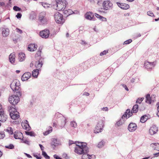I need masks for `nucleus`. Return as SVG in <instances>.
Returning a JSON list of instances; mask_svg holds the SVG:
<instances>
[{"mask_svg": "<svg viewBox=\"0 0 159 159\" xmlns=\"http://www.w3.org/2000/svg\"><path fill=\"white\" fill-rule=\"evenodd\" d=\"M76 147L75 148V152L78 154H83L82 158L85 157V155L88 153L89 148L87 146V143H85L75 142Z\"/></svg>", "mask_w": 159, "mask_h": 159, "instance_id": "1", "label": "nucleus"}, {"mask_svg": "<svg viewBox=\"0 0 159 159\" xmlns=\"http://www.w3.org/2000/svg\"><path fill=\"white\" fill-rule=\"evenodd\" d=\"M138 107V105L136 104L133 106L131 112L130 111L129 109H127L125 113L122 116L121 119H123L125 117H126V119L129 118L132 116L133 113H136L137 112Z\"/></svg>", "mask_w": 159, "mask_h": 159, "instance_id": "2", "label": "nucleus"}, {"mask_svg": "<svg viewBox=\"0 0 159 159\" xmlns=\"http://www.w3.org/2000/svg\"><path fill=\"white\" fill-rule=\"evenodd\" d=\"M20 85L19 81L17 80H15L11 84L10 87L13 91H16V93H19L20 96H21V92L19 90Z\"/></svg>", "mask_w": 159, "mask_h": 159, "instance_id": "3", "label": "nucleus"}, {"mask_svg": "<svg viewBox=\"0 0 159 159\" xmlns=\"http://www.w3.org/2000/svg\"><path fill=\"white\" fill-rule=\"evenodd\" d=\"M56 4L57 8L56 9L58 11H64L67 3L65 0H56Z\"/></svg>", "mask_w": 159, "mask_h": 159, "instance_id": "4", "label": "nucleus"}, {"mask_svg": "<svg viewBox=\"0 0 159 159\" xmlns=\"http://www.w3.org/2000/svg\"><path fill=\"white\" fill-rule=\"evenodd\" d=\"M54 18L56 22L58 24H63L65 22L63 15L59 12H56L54 15Z\"/></svg>", "mask_w": 159, "mask_h": 159, "instance_id": "5", "label": "nucleus"}, {"mask_svg": "<svg viewBox=\"0 0 159 159\" xmlns=\"http://www.w3.org/2000/svg\"><path fill=\"white\" fill-rule=\"evenodd\" d=\"M39 20L40 22L42 24L47 23L48 20L46 16V13L45 12H43L39 14Z\"/></svg>", "mask_w": 159, "mask_h": 159, "instance_id": "6", "label": "nucleus"}, {"mask_svg": "<svg viewBox=\"0 0 159 159\" xmlns=\"http://www.w3.org/2000/svg\"><path fill=\"white\" fill-rule=\"evenodd\" d=\"M17 96L16 95H12L10 96L9 98V101L11 104L15 105H16L19 101V96H20L18 94H17Z\"/></svg>", "mask_w": 159, "mask_h": 159, "instance_id": "7", "label": "nucleus"}, {"mask_svg": "<svg viewBox=\"0 0 159 159\" xmlns=\"http://www.w3.org/2000/svg\"><path fill=\"white\" fill-rule=\"evenodd\" d=\"M104 125L103 121L102 120L99 121L94 130V132L95 133H98L101 132L102 130V128L103 127Z\"/></svg>", "mask_w": 159, "mask_h": 159, "instance_id": "8", "label": "nucleus"}, {"mask_svg": "<svg viewBox=\"0 0 159 159\" xmlns=\"http://www.w3.org/2000/svg\"><path fill=\"white\" fill-rule=\"evenodd\" d=\"M102 6L104 9L109 10L112 8V4L110 1H106L103 2Z\"/></svg>", "mask_w": 159, "mask_h": 159, "instance_id": "9", "label": "nucleus"}, {"mask_svg": "<svg viewBox=\"0 0 159 159\" xmlns=\"http://www.w3.org/2000/svg\"><path fill=\"white\" fill-rule=\"evenodd\" d=\"M50 32L49 30L47 29H45L41 31L40 32V36L43 38H48Z\"/></svg>", "mask_w": 159, "mask_h": 159, "instance_id": "10", "label": "nucleus"}, {"mask_svg": "<svg viewBox=\"0 0 159 159\" xmlns=\"http://www.w3.org/2000/svg\"><path fill=\"white\" fill-rule=\"evenodd\" d=\"M155 65L153 62H150L148 61L145 62L144 66L148 70L152 69L155 66Z\"/></svg>", "mask_w": 159, "mask_h": 159, "instance_id": "11", "label": "nucleus"}, {"mask_svg": "<svg viewBox=\"0 0 159 159\" xmlns=\"http://www.w3.org/2000/svg\"><path fill=\"white\" fill-rule=\"evenodd\" d=\"M137 128V125L135 123H131L128 125V129L129 131L133 132Z\"/></svg>", "mask_w": 159, "mask_h": 159, "instance_id": "12", "label": "nucleus"}, {"mask_svg": "<svg viewBox=\"0 0 159 159\" xmlns=\"http://www.w3.org/2000/svg\"><path fill=\"white\" fill-rule=\"evenodd\" d=\"M21 125L23 129L27 131L30 130L31 129V127H30L28 122L27 120H25L24 122H23L21 123Z\"/></svg>", "mask_w": 159, "mask_h": 159, "instance_id": "13", "label": "nucleus"}, {"mask_svg": "<svg viewBox=\"0 0 159 159\" xmlns=\"http://www.w3.org/2000/svg\"><path fill=\"white\" fill-rule=\"evenodd\" d=\"M157 127L155 125H153L149 129V133L151 135H153L156 134L158 131Z\"/></svg>", "mask_w": 159, "mask_h": 159, "instance_id": "14", "label": "nucleus"}, {"mask_svg": "<svg viewBox=\"0 0 159 159\" xmlns=\"http://www.w3.org/2000/svg\"><path fill=\"white\" fill-rule=\"evenodd\" d=\"M31 74L30 72L25 73L22 76L21 80L22 81H26L31 77Z\"/></svg>", "mask_w": 159, "mask_h": 159, "instance_id": "15", "label": "nucleus"}, {"mask_svg": "<svg viewBox=\"0 0 159 159\" xmlns=\"http://www.w3.org/2000/svg\"><path fill=\"white\" fill-rule=\"evenodd\" d=\"M116 3L120 7L123 9L126 10L128 9L129 7V5L125 3L117 2Z\"/></svg>", "mask_w": 159, "mask_h": 159, "instance_id": "16", "label": "nucleus"}, {"mask_svg": "<svg viewBox=\"0 0 159 159\" xmlns=\"http://www.w3.org/2000/svg\"><path fill=\"white\" fill-rule=\"evenodd\" d=\"M7 116L5 114L3 111H0V121L2 122H5L7 119Z\"/></svg>", "mask_w": 159, "mask_h": 159, "instance_id": "17", "label": "nucleus"}, {"mask_svg": "<svg viewBox=\"0 0 159 159\" xmlns=\"http://www.w3.org/2000/svg\"><path fill=\"white\" fill-rule=\"evenodd\" d=\"M14 138L16 139H21V138L23 137L22 134L19 131H16L14 133Z\"/></svg>", "mask_w": 159, "mask_h": 159, "instance_id": "18", "label": "nucleus"}, {"mask_svg": "<svg viewBox=\"0 0 159 159\" xmlns=\"http://www.w3.org/2000/svg\"><path fill=\"white\" fill-rule=\"evenodd\" d=\"M85 18L88 20H94L93 14L91 12H87L85 15Z\"/></svg>", "mask_w": 159, "mask_h": 159, "instance_id": "19", "label": "nucleus"}, {"mask_svg": "<svg viewBox=\"0 0 159 159\" xmlns=\"http://www.w3.org/2000/svg\"><path fill=\"white\" fill-rule=\"evenodd\" d=\"M60 144L59 141L56 139H53L51 143L52 146H53V147H55Z\"/></svg>", "mask_w": 159, "mask_h": 159, "instance_id": "20", "label": "nucleus"}, {"mask_svg": "<svg viewBox=\"0 0 159 159\" xmlns=\"http://www.w3.org/2000/svg\"><path fill=\"white\" fill-rule=\"evenodd\" d=\"M19 113L18 112L10 113V115L11 119L13 120H16L19 117Z\"/></svg>", "mask_w": 159, "mask_h": 159, "instance_id": "21", "label": "nucleus"}, {"mask_svg": "<svg viewBox=\"0 0 159 159\" xmlns=\"http://www.w3.org/2000/svg\"><path fill=\"white\" fill-rule=\"evenodd\" d=\"M37 48V45L34 44H31L29 45L28 47L29 51L32 52L35 50Z\"/></svg>", "mask_w": 159, "mask_h": 159, "instance_id": "22", "label": "nucleus"}, {"mask_svg": "<svg viewBox=\"0 0 159 159\" xmlns=\"http://www.w3.org/2000/svg\"><path fill=\"white\" fill-rule=\"evenodd\" d=\"M15 54L14 53H11L9 56V59L10 62L11 63H14L15 61Z\"/></svg>", "mask_w": 159, "mask_h": 159, "instance_id": "23", "label": "nucleus"}, {"mask_svg": "<svg viewBox=\"0 0 159 159\" xmlns=\"http://www.w3.org/2000/svg\"><path fill=\"white\" fill-rule=\"evenodd\" d=\"M2 34L3 36H7L9 34V30L8 29L3 28L2 29Z\"/></svg>", "mask_w": 159, "mask_h": 159, "instance_id": "24", "label": "nucleus"}, {"mask_svg": "<svg viewBox=\"0 0 159 159\" xmlns=\"http://www.w3.org/2000/svg\"><path fill=\"white\" fill-rule=\"evenodd\" d=\"M19 59L20 61H23L25 58V54L24 53L20 52L18 54Z\"/></svg>", "mask_w": 159, "mask_h": 159, "instance_id": "25", "label": "nucleus"}, {"mask_svg": "<svg viewBox=\"0 0 159 159\" xmlns=\"http://www.w3.org/2000/svg\"><path fill=\"white\" fill-rule=\"evenodd\" d=\"M15 107V105H14L11 106H9L8 107V110L10 113L17 112Z\"/></svg>", "mask_w": 159, "mask_h": 159, "instance_id": "26", "label": "nucleus"}, {"mask_svg": "<svg viewBox=\"0 0 159 159\" xmlns=\"http://www.w3.org/2000/svg\"><path fill=\"white\" fill-rule=\"evenodd\" d=\"M43 64L41 60H39L38 61H37L35 65V67L37 68H40L41 67Z\"/></svg>", "mask_w": 159, "mask_h": 159, "instance_id": "27", "label": "nucleus"}, {"mask_svg": "<svg viewBox=\"0 0 159 159\" xmlns=\"http://www.w3.org/2000/svg\"><path fill=\"white\" fill-rule=\"evenodd\" d=\"M39 73V70L38 69L34 70L32 71V75L35 78H37Z\"/></svg>", "mask_w": 159, "mask_h": 159, "instance_id": "28", "label": "nucleus"}, {"mask_svg": "<svg viewBox=\"0 0 159 159\" xmlns=\"http://www.w3.org/2000/svg\"><path fill=\"white\" fill-rule=\"evenodd\" d=\"M152 99L151 98H150V94H148L146 96V102L149 104H150L151 103Z\"/></svg>", "mask_w": 159, "mask_h": 159, "instance_id": "29", "label": "nucleus"}, {"mask_svg": "<svg viewBox=\"0 0 159 159\" xmlns=\"http://www.w3.org/2000/svg\"><path fill=\"white\" fill-rule=\"evenodd\" d=\"M73 12L71 10L69 9L68 10H64V13L65 15H66L67 16L72 14Z\"/></svg>", "mask_w": 159, "mask_h": 159, "instance_id": "30", "label": "nucleus"}, {"mask_svg": "<svg viewBox=\"0 0 159 159\" xmlns=\"http://www.w3.org/2000/svg\"><path fill=\"white\" fill-rule=\"evenodd\" d=\"M148 119L147 116L144 115L141 116L140 121L141 122L143 123H144Z\"/></svg>", "mask_w": 159, "mask_h": 159, "instance_id": "31", "label": "nucleus"}, {"mask_svg": "<svg viewBox=\"0 0 159 159\" xmlns=\"http://www.w3.org/2000/svg\"><path fill=\"white\" fill-rule=\"evenodd\" d=\"M95 16L97 18L99 19L100 20H102V21H105L106 20V18L101 16L98 14L95 13Z\"/></svg>", "mask_w": 159, "mask_h": 159, "instance_id": "32", "label": "nucleus"}, {"mask_svg": "<svg viewBox=\"0 0 159 159\" xmlns=\"http://www.w3.org/2000/svg\"><path fill=\"white\" fill-rule=\"evenodd\" d=\"M66 119L65 117H63L62 118L61 125V128H63L66 123Z\"/></svg>", "mask_w": 159, "mask_h": 159, "instance_id": "33", "label": "nucleus"}, {"mask_svg": "<svg viewBox=\"0 0 159 159\" xmlns=\"http://www.w3.org/2000/svg\"><path fill=\"white\" fill-rule=\"evenodd\" d=\"M5 130L8 132L9 134H13L12 129L11 127H8L7 129H5Z\"/></svg>", "mask_w": 159, "mask_h": 159, "instance_id": "34", "label": "nucleus"}, {"mask_svg": "<svg viewBox=\"0 0 159 159\" xmlns=\"http://www.w3.org/2000/svg\"><path fill=\"white\" fill-rule=\"evenodd\" d=\"M42 155L46 159H50V157L48 156L46 152L45 151H42Z\"/></svg>", "mask_w": 159, "mask_h": 159, "instance_id": "35", "label": "nucleus"}, {"mask_svg": "<svg viewBox=\"0 0 159 159\" xmlns=\"http://www.w3.org/2000/svg\"><path fill=\"white\" fill-rule=\"evenodd\" d=\"M105 144V142L104 141H102L98 143V147L99 148H101Z\"/></svg>", "mask_w": 159, "mask_h": 159, "instance_id": "36", "label": "nucleus"}, {"mask_svg": "<svg viewBox=\"0 0 159 159\" xmlns=\"http://www.w3.org/2000/svg\"><path fill=\"white\" fill-rule=\"evenodd\" d=\"M25 134L27 135H30L31 136H35V134L33 132H28L26 131Z\"/></svg>", "mask_w": 159, "mask_h": 159, "instance_id": "37", "label": "nucleus"}, {"mask_svg": "<svg viewBox=\"0 0 159 159\" xmlns=\"http://www.w3.org/2000/svg\"><path fill=\"white\" fill-rule=\"evenodd\" d=\"M151 145H153L155 146L156 147L154 148V149L159 151V144L157 143H153Z\"/></svg>", "mask_w": 159, "mask_h": 159, "instance_id": "38", "label": "nucleus"}, {"mask_svg": "<svg viewBox=\"0 0 159 159\" xmlns=\"http://www.w3.org/2000/svg\"><path fill=\"white\" fill-rule=\"evenodd\" d=\"M70 125L71 126L74 128H75L77 127V125L76 122L74 121H73L70 122Z\"/></svg>", "mask_w": 159, "mask_h": 159, "instance_id": "39", "label": "nucleus"}, {"mask_svg": "<svg viewBox=\"0 0 159 159\" xmlns=\"http://www.w3.org/2000/svg\"><path fill=\"white\" fill-rule=\"evenodd\" d=\"M123 123V122L121 121V120L118 121L115 124L116 126H119L121 125Z\"/></svg>", "mask_w": 159, "mask_h": 159, "instance_id": "40", "label": "nucleus"}, {"mask_svg": "<svg viewBox=\"0 0 159 159\" xmlns=\"http://www.w3.org/2000/svg\"><path fill=\"white\" fill-rule=\"evenodd\" d=\"M13 9L14 10L16 11L21 10V9L20 8L16 6H14L13 7Z\"/></svg>", "mask_w": 159, "mask_h": 159, "instance_id": "41", "label": "nucleus"}, {"mask_svg": "<svg viewBox=\"0 0 159 159\" xmlns=\"http://www.w3.org/2000/svg\"><path fill=\"white\" fill-rule=\"evenodd\" d=\"M5 147L7 148L10 149H13L14 148V145L12 144H10L8 146H6Z\"/></svg>", "mask_w": 159, "mask_h": 159, "instance_id": "42", "label": "nucleus"}, {"mask_svg": "<svg viewBox=\"0 0 159 159\" xmlns=\"http://www.w3.org/2000/svg\"><path fill=\"white\" fill-rule=\"evenodd\" d=\"M21 139H22V140L23 141V143L26 144L28 145L29 144L30 142L28 140L24 139H23V138Z\"/></svg>", "mask_w": 159, "mask_h": 159, "instance_id": "43", "label": "nucleus"}, {"mask_svg": "<svg viewBox=\"0 0 159 159\" xmlns=\"http://www.w3.org/2000/svg\"><path fill=\"white\" fill-rule=\"evenodd\" d=\"M143 99H144L143 98H139L136 101V102L140 103Z\"/></svg>", "mask_w": 159, "mask_h": 159, "instance_id": "44", "label": "nucleus"}, {"mask_svg": "<svg viewBox=\"0 0 159 159\" xmlns=\"http://www.w3.org/2000/svg\"><path fill=\"white\" fill-rule=\"evenodd\" d=\"M132 40L131 39H129V40H128L125 41L123 43L124 44H129L131 42H132Z\"/></svg>", "mask_w": 159, "mask_h": 159, "instance_id": "45", "label": "nucleus"}, {"mask_svg": "<svg viewBox=\"0 0 159 159\" xmlns=\"http://www.w3.org/2000/svg\"><path fill=\"white\" fill-rule=\"evenodd\" d=\"M87 156H88V159H92L93 158H95V156L93 155H90L88 154Z\"/></svg>", "mask_w": 159, "mask_h": 159, "instance_id": "46", "label": "nucleus"}, {"mask_svg": "<svg viewBox=\"0 0 159 159\" xmlns=\"http://www.w3.org/2000/svg\"><path fill=\"white\" fill-rule=\"evenodd\" d=\"M51 129L49 130V131H46L45 133H44V135H47L50 133L52 131V127H50Z\"/></svg>", "mask_w": 159, "mask_h": 159, "instance_id": "47", "label": "nucleus"}, {"mask_svg": "<svg viewBox=\"0 0 159 159\" xmlns=\"http://www.w3.org/2000/svg\"><path fill=\"white\" fill-rule=\"evenodd\" d=\"M5 136V135L3 132H0V139H3Z\"/></svg>", "mask_w": 159, "mask_h": 159, "instance_id": "48", "label": "nucleus"}, {"mask_svg": "<svg viewBox=\"0 0 159 159\" xmlns=\"http://www.w3.org/2000/svg\"><path fill=\"white\" fill-rule=\"evenodd\" d=\"M41 49H40V48H39V50H38V52H37L36 56V55H37L38 56H40L41 55Z\"/></svg>", "mask_w": 159, "mask_h": 159, "instance_id": "49", "label": "nucleus"}, {"mask_svg": "<svg viewBox=\"0 0 159 159\" xmlns=\"http://www.w3.org/2000/svg\"><path fill=\"white\" fill-rule=\"evenodd\" d=\"M108 52L107 51L104 50L102 52L100 53V55L101 56H102L106 54Z\"/></svg>", "mask_w": 159, "mask_h": 159, "instance_id": "50", "label": "nucleus"}, {"mask_svg": "<svg viewBox=\"0 0 159 159\" xmlns=\"http://www.w3.org/2000/svg\"><path fill=\"white\" fill-rule=\"evenodd\" d=\"M147 15L148 16H154V14L152 13V12L151 11H149L147 12Z\"/></svg>", "mask_w": 159, "mask_h": 159, "instance_id": "51", "label": "nucleus"}, {"mask_svg": "<svg viewBox=\"0 0 159 159\" xmlns=\"http://www.w3.org/2000/svg\"><path fill=\"white\" fill-rule=\"evenodd\" d=\"M22 15L21 13H18L16 15V17L18 19L21 18V17Z\"/></svg>", "mask_w": 159, "mask_h": 159, "instance_id": "52", "label": "nucleus"}, {"mask_svg": "<svg viewBox=\"0 0 159 159\" xmlns=\"http://www.w3.org/2000/svg\"><path fill=\"white\" fill-rule=\"evenodd\" d=\"M16 31L17 32L19 33L20 34H21L22 33V31L18 28H16Z\"/></svg>", "mask_w": 159, "mask_h": 159, "instance_id": "53", "label": "nucleus"}, {"mask_svg": "<svg viewBox=\"0 0 159 159\" xmlns=\"http://www.w3.org/2000/svg\"><path fill=\"white\" fill-rule=\"evenodd\" d=\"M56 159H62L59 156L56 155H54L53 156Z\"/></svg>", "mask_w": 159, "mask_h": 159, "instance_id": "54", "label": "nucleus"}, {"mask_svg": "<svg viewBox=\"0 0 159 159\" xmlns=\"http://www.w3.org/2000/svg\"><path fill=\"white\" fill-rule=\"evenodd\" d=\"M122 86H123V87H124V88H125V89L127 90V91H128L129 89H128V88L127 87L126 85H125V84H122Z\"/></svg>", "mask_w": 159, "mask_h": 159, "instance_id": "55", "label": "nucleus"}, {"mask_svg": "<svg viewBox=\"0 0 159 159\" xmlns=\"http://www.w3.org/2000/svg\"><path fill=\"white\" fill-rule=\"evenodd\" d=\"M34 156L36 157L37 159H41V157H39L36 154L34 155Z\"/></svg>", "mask_w": 159, "mask_h": 159, "instance_id": "56", "label": "nucleus"}, {"mask_svg": "<svg viewBox=\"0 0 159 159\" xmlns=\"http://www.w3.org/2000/svg\"><path fill=\"white\" fill-rule=\"evenodd\" d=\"M41 150H42L43 151V149H44V147L43 146V145L41 144H39V145Z\"/></svg>", "mask_w": 159, "mask_h": 159, "instance_id": "57", "label": "nucleus"}, {"mask_svg": "<svg viewBox=\"0 0 159 159\" xmlns=\"http://www.w3.org/2000/svg\"><path fill=\"white\" fill-rule=\"evenodd\" d=\"M25 154L28 157V158H32V157L29 154L26 153H25Z\"/></svg>", "mask_w": 159, "mask_h": 159, "instance_id": "58", "label": "nucleus"}, {"mask_svg": "<svg viewBox=\"0 0 159 159\" xmlns=\"http://www.w3.org/2000/svg\"><path fill=\"white\" fill-rule=\"evenodd\" d=\"M102 110L103 111H107L108 110V108L107 107H103V108H102Z\"/></svg>", "mask_w": 159, "mask_h": 159, "instance_id": "59", "label": "nucleus"}, {"mask_svg": "<svg viewBox=\"0 0 159 159\" xmlns=\"http://www.w3.org/2000/svg\"><path fill=\"white\" fill-rule=\"evenodd\" d=\"M83 95H86V96H88L89 95V94L87 92H84L83 94Z\"/></svg>", "mask_w": 159, "mask_h": 159, "instance_id": "60", "label": "nucleus"}, {"mask_svg": "<svg viewBox=\"0 0 159 159\" xmlns=\"http://www.w3.org/2000/svg\"><path fill=\"white\" fill-rule=\"evenodd\" d=\"M153 155L154 156H159V152L153 154Z\"/></svg>", "mask_w": 159, "mask_h": 159, "instance_id": "61", "label": "nucleus"}, {"mask_svg": "<svg viewBox=\"0 0 159 159\" xmlns=\"http://www.w3.org/2000/svg\"><path fill=\"white\" fill-rule=\"evenodd\" d=\"M74 143V142L72 141H69V144L70 145H71L72 144Z\"/></svg>", "mask_w": 159, "mask_h": 159, "instance_id": "62", "label": "nucleus"}, {"mask_svg": "<svg viewBox=\"0 0 159 159\" xmlns=\"http://www.w3.org/2000/svg\"><path fill=\"white\" fill-rule=\"evenodd\" d=\"M5 5V3L4 2H0V5L1 6H3Z\"/></svg>", "mask_w": 159, "mask_h": 159, "instance_id": "63", "label": "nucleus"}, {"mask_svg": "<svg viewBox=\"0 0 159 159\" xmlns=\"http://www.w3.org/2000/svg\"><path fill=\"white\" fill-rule=\"evenodd\" d=\"M157 111H159V102L157 103Z\"/></svg>", "mask_w": 159, "mask_h": 159, "instance_id": "64", "label": "nucleus"}]
</instances>
